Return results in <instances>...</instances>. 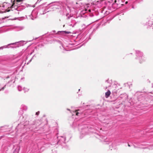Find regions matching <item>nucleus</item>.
<instances>
[{
	"instance_id": "nucleus-30",
	"label": "nucleus",
	"mask_w": 153,
	"mask_h": 153,
	"mask_svg": "<svg viewBox=\"0 0 153 153\" xmlns=\"http://www.w3.org/2000/svg\"><path fill=\"white\" fill-rule=\"evenodd\" d=\"M132 8H134V7L133 6H132Z\"/></svg>"
},
{
	"instance_id": "nucleus-28",
	"label": "nucleus",
	"mask_w": 153,
	"mask_h": 153,
	"mask_svg": "<svg viewBox=\"0 0 153 153\" xmlns=\"http://www.w3.org/2000/svg\"><path fill=\"white\" fill-rule=\"evenodd\" d=\"M127 144H128V146L129 147L130 146V145L128 143Z\"/></svg>"
},
{
	"instance_id": "nucleus-20",
	"label": "nucleus",
	"mask_w": 153,
	"mask_h": 153,
	"mask_svg": "<svg viewBox=\"0 0 153 153\" xmlns=\"http://www.w3.org/2000/svg\"><path fill=\"white\" fill-rule=\"evenodd\" d=\"M66 16L67 17V19H69L70 17H72V16L71 15H69V13H67L66 14Z\"/></svg>"
},
{
	"instance_id": "nucleus-2",
	"label": "nucleus",
	"mask_w": 153,
	"mask_h": 153,
	"mask_svg": "<svg viewBox=\"0 0 153 153\" xmlns=\"http://www.w3.org/2000/svg\"><path fill=\"white\" fill-rule=\"evenodd\" d=\"M22 1V0H14V2L11 6V10L14 13L16 16L18 15L19 13V11H21L23 8L21 6H14V5L16 2H20Z\"/></svg>"
},
{
	"instance_id": "nucleus-6",
	"label": "nucleus",
	"mask_w": 153,
	"mask_h": 153,
	"mask_svg": "<svg viewBox=\"0 0 153 153\" xmlns=\"http://www.w3.org/2000/svg\"><path fill=\"white\" fill-rule=\"evenodd\" d=\"M0 10H3L2 12H8L11 9V6L10 3L4 2L3 4L2 7H0Z\"/></svg>"
},
{
	"instance_id": "nucleus-16",
	"label": "nucleus",
	"mask_w": 153,
	"mask_h": 153,
	"mask_svg": "<svg viewBox=\"0 0 153 153\" xmlns=\"http://www.w3.org/2000/svg\"><path fill=\"white\" fill-rule=\"evenodd\" d=\"M102 12V13H104L105 15H107L108 14L110 13V12L108 11L105 10H103Z\"/></svg>"
},
{
	"instance_id": "nucleus-31",
	"label": "nucleus",
	"mask_w": 153,
	"mask_h": 153,
	"mask_svg": "<svg viewBox=\"0 0 153 153\" xmlns=\"http://www.w3.org/2000/svg\"><path fill=\"white\" fill-rule=\"evenodd\" d=\"M53 32H55L56 31H55V30H53Z\"/></svg>"
},
{
	"instance_id": "nucleus-21",
	"label": "nucleus",
	"mask_w": 153,
	"mask_h": 153,
	"mask_svg": "<svg viewBox=\"0 0 153 153\" xmlns=\"http://www.w3.org/2000/svg\"><path fill=\"white\" fill-rule=\"evenodd\" d=\"M18 89L19 91H21L22 90V87L20 86H18Z\"/></svg>"
},
{
	"instance_id": "nucleus-5",
	"label": "nucleus",
	"mask_w": 153,
	"mask_h": 153,
	"mask_svg": "<svg viewBox=\"0 0 153 153\" xmlns=\"http://www.w3.org/2000/svg\"><path fill=\"white\" fill-rule=\"evenodd\" d=\"M78 125V126L79 127V129H81L82 130L80 132V137L81 138H82L86 134V131H87L88 129L87 128H84L82 129L83 128V126H84V125H80L79 124L78 122L76 123L75 122H74L73 123V126L75 127V125Z\"/></svg>"
},
{
	"instance_id": "nucleus-13",
	"label": "nucleus",
	"mask_w": 153,
	"mask_h": 153,
	"mask_svg": "<svg viewBox=\"0 0 153 153\" xmlns=\"http://www.w3.org/2000/svg\"><path fill=\"white\" fill-rule=\"evenodd\" d=\"M111 94V92L109 90L105 93V97L106 98H108Z\"/></svg>"
},
{
	"instance_id": "nucleus-7",
	"label": "nucleus",
	"mask_w": 153,
	"mask_h": 153,
	"mask_svg": "<svg viewBox=\"0 0 153 153\" xmlns=\"http://www.w3.org/2000/svg\"><path fill=\"white\" fill-rule=\"evenodd\" d=\"M14 75L13 74L11 75H8L7 76H5L3 77V79L4 80H5L7 79L11 78V80L9 81L7 83V84L5 85L3 87L1 88L0 89V90H3L4 89L7 88V87L8 86L7 85L8 83H10L13 80L14 78Z\"/></svg>"
},
{
	"instance_id": "nucleus-26",
	"label": "nucleus",
	"mask_w": 153,
	"mask_h": 153,
	"mask_svg": "<svg viewBox=\"0 0 153 153\" xmlns=\"http://www.w3.org/2000/svg\"><path fill=\"white\" fill-rule=\"evenodd\" d=\"M39 111H38L37 112H36V115H39Z\"/></svg>"
},
{
	"instance_id": "nucleus-41",
	"label": "nucleus",
	"mask_w": 153,
	"mask_h": 153,
	"mask_svg": "<svg viewBox=\"0 0 153 153\" xmlns=\"http://www.w3.org/2000/svg\"><path fill=\"white\" fill-rule=\"evenodd\" d=\"M1 19H0V20Z\"/></svg>"
},
{
	"instance_id": "nucleus-25",
	"label": "nucleus",
	"mask_w": 153,
	"mask_h": 153,
	"mask_svg": "<svg viewBox=\"0 0 153 153\" xmlns=\"http://www.w3.org/2000/svg\"><path fill=\"white\" fill-rule=\"evenodd\" d=\"M128 3H129V4H130V5H131V4L130 2V1H126L125 2V4H127Z\"/></svg>"
},
{
	"instance_id": "nucleus-32",
	"label": "nucleus",
	"mask_w": 153,
	"mask_h": 153,
	"mask_svg": "<svg viewBox=\"0 0 153 153\" xmlns=\"http://www.w3.org/2000/svg\"><path fill=\"white\" fill-rule=\"evenodd\" d=\"M67 110L68 111H70V110L68 109H67Z\"/></svg>"
},
{
	"instance_id": "nucleus-8",
	"label": "nucleus",
	"mask_w": 153,
	"mask_h": 153,
	"mask_svg": "<svg viewBox=\"0 0 153 153\" xmlns=\"http://www.w3.org/2000/svg\"><path fill=\"white\" fill-rule=\"evenodd\" d=\"M117 1V0H107V3H109L110 7L111 6L112 8H114L117 4L116 3Z\"/></svg>"
},
{
	"instance_id": "nucleus-3",
	"label": "nucleus",
	"mask_w": 153,
	"mask_h": 153,
	"mask_svg": "<svg viewBox=\"0 0 153 153\" xmlns=\"http://www.w3.org/2000/svg\"><path fill=\"white\" fill-rule=\"evenodd\" d=\"M136 56L135 59L137 60L140 63L145 61L146 59V58L143 55V53L140 51H136Z\"/></svg>"
},
{
	"instance_id": "nucleus-14",
	"label": "nucleus",
	"mask_w": 153,
	"mask_h": 153,
	"mask_svg": "<svg viewBox=\"0 0 153 153\" xmlns=\"http://www.w3.org/2000/svg\"><path fill=\"white\" fill-rule=\"evenodd\" d=\"M132 86V84L131 82H127L126 84L125 83V86L126 87H128L130 88L131 86Z\"/></svg>"
},
{
	"instance_id": "nucleus-38",
	"label": "nucleus",
	"mask_w": 153,
	"mask_h": 153,
	"mask_svg": "<svg viewBox=\"0 0 153 153\" xmlns=\"http://www.w3.org/2000/svg\"><path fill=\"white\" fill-rule=\"evenodd\" d=\"M80 89H79V91H80Z\"/></svg>"
},
{
	"instance_id": "nucleus-10",
	"label": "nucleus",
	"mask_w": 153,
	"mask_h": 153,
	"mask_svg": "<svg viewBox=\"0 0 153 153\" xmlns=\"http://www.w3.org/2000/svg\"><path fill=\"white\" fill-rule=\"evenodd\" d=\"M37 13L34 10H33L30 15L29 16L30 18L32 20H34L37 17Z\"/></svg>"
},
{
	"instance_id": "nucleus-22",
	"label": "nucleus",
	"mask_w": 153,
	"mask_h": 153,
	"mask_svg": "<svg viewBox=\"0 0 153 153\" xmlns=\"http://www.w3.org/2000/svg\"><path fill=\"white\" fill-rule=\"evenodd\" d=\"M60 5V4L58 2H56L55 3V4H54L55 5H56L59 6Z\"/></svg>"
},
{
	"instance_id": "nucleus-34",
	"label": "nucleus",
	"mask_w": 153,
	"mask_h": 153,
	"mask_svg": "<svg viewBox=\"0 0 153 153\" xmlns=\"http://www.w3.org/2000/svg\"><path fill=\"white\" fill-rule=\"evenodd\" d=\"M135 103V102H133V104Z\"/></svg>"
},
{
	"instance_id": "nucleus-37",
	"label": "nucleus",
	"mask_w": 153,
	"mask_h": 153,
	"mask_svg": "<svg viewBox=\"0 0 153 153\" xmlns=\"http://www.w3.org/2000/svg\"><path fill=\"white\" fill-rule=\"evenodd\" d=\"M131 105H132V103H131Z\"/></svg>"
},
{
	"instance_id": "nucleus-4",
	"label": "nucleus",
	"mask_w": 153,
	"mask_h": 153,
	"mask_svg": "<svg viewBox=\"0 0 153 153\" xmlns=\"http://www.w3.org/2000/svg\"><path fill=\"white\" fill-rule=\"evenodd\" d=\"M23 41L17 42L15 43L9 44L7 45L3 46L0 47V50H2L4 48H16L21 46V43L23 42Z\"/></svg>"
},
{
	"instance_id": "nucleus-40",
	"label": "nucleus",
	"mask_w": 153,
	"mask_h": 153,
	"mask_svg": "<svg viewBox=\"0 0 153 153\" xmlns=\"http://www.w3.org/2000/svg\"><path fill=\"white\" fill-rule=\"evenodd\" d=\"M152 87H153V85H152Z\"/></svg>"
},
{
	"instance_id": "nucleus-17",
	"label": "nucleus",
	"mask_w": 153,
	"mask_h": 153,
	"mask_svg": "<svg viewBox=\"0 0 153 153\" xmlns=\"http://www.w3.org/2000/svg\"><path fill=\"white\" fill-rule=\"evenodd\" d=\"M21 108L23 109V110L26 111L27 109V106L24 105H22L21 106Z\"/></svg>"
},
{
	"instance_id": "nucleus-23",
	"label": "nucleus",
	"mask_w": 153,
	"mask_h": 153,
	"mask_svg": "<svg viewBox=\"0 0 153 153\" xmlns=\"http://www.w3.org/2000/svg\"><path fill=\"white\" fill-rule=\"evenodd\" d=\"M23 90L25 92H27L29 90L28 89L25 88H23Z\"/></svg>"
},
{
	"instance_id": "nucleus-39",
	"label": "nucleus",
	"mask_w": 153,
	"mask_h": 153,
	"mask_svg": "<svg viewBox=\"0 0 153 153\" xmlns=\"http://www.w3.org/2000/svg\"><path fill=\"white\" fill-rule=\"evenodd\" d=\"M55 153H56V152H55Z\"/></svg>"
},
{
	"instance_id": "nucleus-9",
	"label": "nucleus",
	"mask_w": 153,
	"mask_h": 153,
	"mask_svg": "<svg viewBox=\"0 0 153 153\" xmlns=\"http://www.w3.org/2000/svg\"><path fill=\"white\" fill-rule=\"evenodd\" d=\"M59 139V141L56 143V144H61L62 143H64L66 140V137L64 136H60L57 137Z\"/></svg>"
},
{
	"instance_id": "nucleus-33",
	"label": "nucleus",
	"mask_w": 153,
	"mask_h": 153,
	"mask_svg": "<svg viewBox=\"0 0 153 153\" xmlns=\"http://www.w3.org/2000/svg\"><path fill=\"white\" fill-rule=\"evenodd\" d=\"M107 87H105V89H107Z\"/></svg>"
},
{
	"instance_id": "nucleus-19",
	"label": "nucleus",
	"mask_w": 153,
	"mask_h": 153,
	"mask_svg": "<svg viewBox=\"0 0 153 153\" xmlns=\"http://www.w3.org/2000/svg\"><path fill=\"white\" fill-rule=\"evenodd\" d=\"M20 149V148H16L15 149L13 152V153H19V151Z\"/></svg>"
},
{
	"instance_id": "nucleus-12",
	"label": "nucleus",
	"mask_w": 153,
	"mask_h": 153,
	"mask_svg": "<svg viewBox=\"0 0 153 153\" xmlns=\"http://www.w3.org/2000/svg\"><path fill=\"white\" fill-rule=\"evenodd\" d=\"M76 23L74 20H72L71 21V23H68V24L70 26H72L73 27L75 25Z\"/></svg>"
},
{
	"instance_id": "nucleus-24",
	"label": "nucleus",
	"mask_w": 153,
	"mask_h": 153,
	"mask_svg": "<svg viewBox=\"0 0 153 153\" xmlns=\"http://www.w3.org/2000/svg\"><path fill=\"white\" fill-rule=\"evenodd\" d=\"M23 113V111L22 110H20L19 111V114L22 115Z\"/></svg>"
},
{
	"instance_id": "nucleus-11",
	"label": "nucleus",
	"mask_w": 153,
	"mask_h": 153,
	"mask_svg": "<svg viewBox=\"0 0 153 153\" xmlns=\"http://www.w3.org/2000/svg\"><path fill=\"white\" fill-rule=\"evenodd\" d=\"M124 18V10L121 11L119 14V20H123Z\"/></svg>"
},
{
	"instance_id": "nucleus-35",
	"label": "nucleus",
	"mask_w": 153,
	"mask_h": 153,
	"mask_svg": "<svg viewBox=\"0 0 153 153\" xmlns=\"http://www.w3.org/2000/svg\"><path fill=\"white\" fill-rule=\"evenodd\" d=\"M14 82H15V81H14L13 82V83H14Z\"/></svg>"
},
{
	"instance_id": "nucleus-1",
	"label": "nucleus",
	"mask_w": 153,
	"mask_h": 153,
	"mask_svg": "<svg viewBox=\"0 0 153 153\" xmlns=\"http://www.w3.org/2000/svg\"><path fill=\"white\" fill-rule=\"evenodd\" d=\"M137 97V100L138 102H140L142 103L143 104L146 103V102L148 101V102L149 101L153 100V94L152 93H149L148 94H146L143 92H138Z\"/></svg>"
},
{
	"instance_id": "nucleus-29",
	"label": "nucleus",
	"mask_w": 153,
	"mask_h": 153,
	"mask_svg": "<svg viewBox=\"0 0 153 153\" xmlns=\"http://www.w3.org/2000/svg\"><path fill=\"white\" fill-rule=\"evenodd\" d=\"M67 2H68L69 0H65Z\"/></svg>"
},
{
	"instance_id": "nucleus-36",
	"label": "nucleus",
	"mask_w": 153,
	"mask_h": 153,
	"mask_svg": "<svg viewBox=\"0 0 153 153\" xmlns=\"http://www.w3.org/2000/svg\"><path fill=\"white\" fill-rule=\"evenodd\" d=\"M106 82H107V83H108V82H107V81H106Z\"/></svg>"
},
{
	"instance_id": "nucleus-18",
	"label": "nucleus",
	"mask_w": 153,
	"mask_h": 153,
	"mask_svg": "<svg viewBox=\"0 0 153 153\" xmlns=\"http://www.w3.org/2000/svg\"><path fill=\"white\" fill-rule=\"evenodd\" d=\"M79 111V110H76L75 111V112H74V113H76V115L79 116V115H80L82 114V113L81 112H77V111Z\"/></svg>"
},
{
	"instance_id": "nucleus-27",
	"label": "nucleus",
	"mask_w": 153,
	"mask_h": 153,
	"mask_svg": "<svg viewBox=\"0 0 153 153\" xmlns=\"http://www.w3.org/2000/svg\"><path fill=\"white\" fill-rule=\"evenodd\" d=\"M65 33H67V34H69V33H70V32H66V31H64Z\"/></svg>"
},
{
	"instance_id": "nucleus-15",
	"label": "nucleus",
	"mask_w": 153,
	"mask_h": 153,
	"mask_svg": "<svg viewBox=\"0 0 153 153\" xmlns=\"http://www.w3.org/2000/svg\"><path fill=\"white\" fill-rule=\"evenodd\" d=\"M153 22L149 20V21L148 22H147L146 23V25H148L149 26H151L152 25H153Z\"/></svg>"
}]
</instances>
